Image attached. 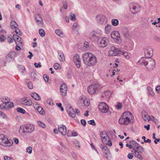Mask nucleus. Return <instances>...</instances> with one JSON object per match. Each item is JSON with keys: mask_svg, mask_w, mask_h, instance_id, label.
Instances as JSON below:
<instances>
[{"mask_svg": "<svg viewBox=\"0 0 160 160\" xmlns=\"http://www.w3.org/2000/svg\"><path fill=\"white\" fill-rule=\"evenodd\" d=\"M101 35L97 32L93 31L91 33L90 38L92 41H94L97 40Z\"/></svg>", "mask_w": 160, "mask_h": 160, "instance_id": "obj_18", "label": "nucleus"}, {"mask_svg": "<svg viewBox=\"0 0 160 160\" xmlns=\"http://www.w3.org/2000/svg\"><path fill=\"white\" fill-rule=\"evenodd\" d=\"M134 118L132 113L129 111L124 112L118 120V122L120 124L128 125Z\"/></svg>", "mask_w": 160, "mask_h": 160, "instance_id": "obj_3", "label": "nucleus"}, {"mask_svg": "<svg viewBox=\"0 0 160 160\" xmlns=\"http://www.w3.org/2000/svg\"><path fill=\"white\" fill-rule=\"evenodd\" d=\"M82 59L84 63L89 66L95 65L97 62L96 56L90 53H86L84 54Z\"/></svg>", "mask_w": 160, "mask_h": 160, "instance_id": "obj_2", "label": "nucleus"}, {"mask_svg": "<svg viewBox=\"0 0 160 160\" xmlns=\"http://www.w3.org/2000/svg\"><path fill=\"white\" fill-rule=\"evenodd\" d=\"M3 143L5 144L6 146L10 147L12 145L13 141L11 139H8L4 134H0V144Z\"/></svg>", "mask_w": 160, "mask_h": 160, "instance_id": "obj_4", "label": "nucleus"}, {"mask_svg": "<svg viewBox=\"0 0 160 160\" xmlns=\"http://www.w3.org/2000/svg\"><path fill=\"white\" fill-rule=\"evenodd\" d=\"M58 129L59 131L63 135L67 133V129L66 126L64 125H60L58 126Z\"/></svg>", "mask_w": 160, "mask_h": 160, "instance_id": "obj_19", "label": "nucleus"}, {"mask_svg": "<svg viewBox=\"0 0 160 160\" xmlns=\"http://www.w3.org/2000/svg\"><path fill=\"white\" fill-rule=\"evenodd\" d=\"M122 107V105L121 103H118L116 106V107L118 109H120Z\"/></svg>", "mask_w": 160, "mask_h": 160, "instance_id": "obj_62", "label": "nucleus"}, {"mask_svg": "<svg viewBox=\"0 0 160 160\" xmlns=\"http://www.w3.org/2000/svg\"><path fill=\"white\" fill-rule=\"evenodd\" d=\"M15 29V32L17 34L20 36H21L22 35V32L18 28Z\"/></svg>", "mask_w": 160, "mask_h": 160, "instance_id": "obj_43", "label": "nucleus"}, {"mask_svg": "<svg viewBox=\"0 0 160 160\" xmlns=\"http://www.w3.org/2000/svg\"><path fill=\"white\" fill-rule=\"evenodd\" d=\"M39 32L40 36L42 37H43L45 35V32L42 28H41L39 30Z\"/></svg>", "mask_w": 160, "mask_h": 160, "instance_id": "obj_38", "label": "nucleus"}, {"mask_svg": "<svg viewBox=\"0 0 160 160\" xmlns=\"http://www.w3.org/2000/svg\"><path fill=\"white\" fill-rule=\"evenodd\" d=\"M25 132L30 133L32 132L34 129V126L32 124L25 125Z\"/></svg>", "mask_w": 160, "mask_h": 160, "instance_id": "obj_16", "label": "nucleus"}, {"mask_svg": "<svg viewBox=\"0 0 160 160\" xmlns=\"http://www.w3.org/2000/svg\"><path fill=\"white\" fill-rule=\"evenodd\" d=\"M73 61L78 68L81 66V62L79 56L78 54L75 55L73 57Z\"/></svg>", "mask_w": 160, "mask_h": 160, "instance_id": "obj_13", "label": "nucleus"}, {"mask_svg": "<svg viewBox=\"0 0 160 160\" xmlns=\"http://www.w3.org/2000/svg\"><path fill=\"white\" fill-rule=\"evenodd\" d=\"M112 26L110 24H108L105 28V32L106 33H108L112 31Z\"/></svg>", "mask_w": 160, "mask_h": 160, "instance_id": "obj_27", "label": "nucleus"}, {"mask_svg": "<svg viewBox=\"0 0 160 160\" xmlns=\"http://www.w3.org/2000/svg\"><path fill=\"white\" fill-rule=\"evenodd\" d=\"M34 65L35 66V67L36 68H38L39 67H42V65H41V63L40 62H39L38 64L37 63L35 62L34 64Z\"/></svg>", "mask_w": 160, "mask_h": 160, "instance_id": "obj_57", "label": "nucleus"}, {"mask_svg": "<svg viewBox=\"0 0 160 160\" xmlns=\"http://www.w3.org/2000/svg\"><path fill=\"white\" fill-rule=\"evenodd\" d=\"M16 42L18 43L17 44H19V43L22 44V41H21V38L19 36L16 39Z\"/></svg>", "mask_w": 160, "mask_h": 160, "instance_id": "obj_48", "label": "nucleus"}, {"mask_svg": "<svg viewBox=\"0 0 160 160\" xmlns=\"http://www.w3.org/2000/svg\"><path fill=\"white\" fill-rule=\"evenodd\" d=\"M8 104L7 107L9 108L14 107L13 103L12 102H10L9 103H8Z\"/></svg>", "mask_w": 160, "mask_h": 160, "instance_id": "obj_56", "label": "nucleus"}, {"mask_svg": "<svg viewBox=\"0 0 160 160\" xmlns=\"http://www.w3.org/2000/svg\"><path fill=\"white\" fill-rule=\"evenodd\" d=\"M6 39V37L3 35H2L0 36V41L2 42H3Z\"/></svg>", "mask_w": 160, "mask_h": 160, "instance_id": "obj_60", "label": "nucleus"}, {"mask_svg": "<svg viewBox=\"0 0 160 160\" xmlns=\"http://www.w3.org/2000/svg\"><path fill=\"white\" fill-rule=\"evenodd\" d=\"M102 149L103 150V152L109 151L108 147L105 146H103L102 147Z\"/></svg>", "mask_w": 160, "mask_h": 160, "instance_id": "obj_54", "label": "nucleus"}, {"mask_svg": "<svg viewBox=\"0 0 160 160\" xmlns=\"http://www.w3.org/2000/svg\"><path fill=\"white\" fill-rule=\"evenodd\" d=\"M100 136L102 141L103 143H105L109 138L107 134L105 131L100 132Z\"/></svg>", "mask_w": 160, "mask_h": 160, "instance_id": "obj_17", "label": "nucleus"}, {"mask_svg": "<svg viewBox=\"0 0 160 160\" xmlns=\"http://www.w3.org/2000/svg\"><path fill=\"white\" fill-rule=\"evenodd\" d=\"M119 53H122L124 56L127 59H128L130 58L129 56H128V53L127 52L121 50V51H120Z\"/></svg>", "mask_w": 160, "mask_h": 160, "instance_id": "obj_32", "label": "nucleus"}, {"mask_svg": "<svg viewBox=\"0 0 160 160\" xmlns=\"http://www.w3.org/2000/svg\"><path fill=\"white\" fill-rule=\"evenodd\" d=\"M18 66L20 72H22L23 74H24V73L26 71L25 67L23 66L20 65H18Z\"/></svg>", "mask_w": 160, "mask_h": 160, "instance_id": "obj_29", "label": "nucleus"}, {"mask_svg": "<svg viewBox=\"0 0 160 160\" xmlns=\"http://www.w3.org/2000/svg\"><path fill=\"white\" fill-rule=\"evenodd\" d=\"M26 150L29 153L31 154L32 152V148L30 147H28L26 149Z\"/></svg>", "mask_w": 160, "mask_h": 160, "instance_id": "obj_55", "label": "nucleus"}, {"mask_svg": "<svg viewBox=\"0 0 160 160\" xmlns=\"http://www.w3.org/2000/svg\"><path fill=\"white\" fill-rule=\"evenodd\" d=\"M67 90V86L66 84L63 83L61 85L60 91L61 93V95L62 96L64 97L66 95Z\"/></svg>", "mask_w": 160, "mask_h": 160, "instance_id": "obj_14", "label": "nucleus"}, {"mask_svg": "<svg viewBox=\"0 0 160 160\" xmlns=\"http://www.w3.org/2000/svg\"><path fill=\"white\" fill-rule=\"evenodd\" d=\"M43 78L45 81L46 82H47L48 81L49 77L48 76H47L46 75H44Z\"/></svg>", "mask_w": 160, "mask_h": 160, "instance_id": "obj_63", "label": "nucleus"}, {"mask_svg": "<svg viewBox=\"0 0 160 160\" xmlns=\"http://www.w3.org/2000/svg\"><path fill=\"white\" fill-rule=\"evenodd\" d=\"M129 8L131 12L133 14L137 13L140 11V6L138 5L134 6L131 4L130 5Z\"/></svg>", "mask_w": 160, "mask_h": 160, "instance_id": "obj_9", "label": "nucleus"}, {"mask_svg": "<svg viewBox=\"0 0 160 160\" xmlns=\"http://www.w3.org/2000/svg\"><path fill=\"white\" fill-rule=\"evenodd\" d=\"M99 46L102 48H105L108 45L109 42L108 39L106 37L99 38L97 41Z\"/></svg>", "mask_w": 160, "mask_h": 160, "instance_id": "obj_7", "label": "nucleus"}, {"mask_svg": "<svg viewBox=\"0 0 160 160\" xmlns=\"http://www.w3.org/2000/svg\"><path fill=\"white\" fill-rule=\"evenodd\" d=\"M0 117L5 118L6 117V116L4 113L0 111Z\"/></svg>", "mask_w": 160, "mask_h": 160, "instance_id": "obj_59", "label": "nucleus"}, {"mask_svg": "<svg viewBox=\"0 0 160 160\" xmlns=\"http://www.w3.org/2000/svg\"><path fill=\"white\" fill-rule=\"evenodd\" d=\"M140 64L144 65L146 68L150 71L153 70L155 67V60L152 58H145L142 57L138 62Z\"/></svg>", "mask_w": 160, "mask_h": 160, "instance_id": "obj_1", "label": "nucleus"}, {"mask_svg": "<svg viewBox=\"0 0 160 160\" xmlns=\"http://www.w3.org/2000/svg\"><path fill=\"white\" fill-rule=\"evenodd\" d=\"M100 88V85L98 83H96L94 85H91L89 86L88 88V91L89 94H92Z\"/></svg>", "mask_w": 160, "mask_h": 160, "instance_id": "obj_6", "label": "nucleus"}, {"mask_svg": "<svg viewBox=\"0 0 160 160\" xmlns=\"http://www.w3.org/2000/svg\"><path fill=\"white\" fill-rule=\"evenodd\" d=\"M147 90L148 91V95L152 96H154L155 95V93L153 92L152 90L151 87H148L147 88Z\"/></svg>", "mask_w": 160, "mask_h": 160, "instance_id": "obj_30", "label": "nucleus"}, {"mask_svg": "<svg viewBox=\"0 0 160 160\" xmlns=\"http://www.w3.org/2000/svg\"><path fill=\"white\" fill-rule=\"evenodd\" d=\"M111 37L115 39H116L117 42H119L120 41V35L118 32L117 31L112 32L111 34Z\"/></svg>", "mask_w": 160, "mask_h": 160, "instance_id": "obj_11", "label": "nucleus"}, {"mask_svg": "<svg viewBox=\"0 0 160 160\" xmlns=\"http://www.w3.org/2000/svg\"><path fill=\"white\" fill-rule=\"evenodd\" d=\"M120 51H121V50H118L114 46H112L110 47V50L108 52V55L111 56H115L118 55Z\"/></svg>", "mask_w": 160, "mask_h": 160, "instance_id": "obj_8", "label": "nucleus"}, {"mask_svg": "<svg viewBox=\"0 0 160 160\" xmlns=\"http://www.w3.org/2000/svg\"><path fill=\"white\" fill-rule=\"evenodd\" d=\"M110 94V92L109 91H105L102 93L101 96L102 98H103L105 96L106 98H108L109 97V95Z\"/></svg>", "mask_w": 160, "mask_h": 160, "instance_id": "obj_33", "label": "nucleus"}, {"mask_svg": "<svg viewBox=\"0 0 160 160\" xmlns=\"http://www.w3.org/2000/svg\"><path fill=\"white\" fill-rule=\"evenodd\" d=\"M132 152L133 154H134V156L135 157L139 159L142 160L143 159L142 156L140 154L139 152L137 151V150H132Z\"/></svg>", "mask_w": 160, "mask_h": 160, "instance_id": "obj_21", "label": "nucleus"}, {"mask_svg": "<svg viewBox=\"0 0 160 160\" xmlns=\"http://www.w3.org/2000/svg\"><path fill=\"white\" fill-rule=\"evenodd\" d=\"M7 106V104L5 103H2L0 105V108L2 109L4 108H6Z\"/></svg>", "mask_w": 160, "mask_h": 160, "instance_id": "obj_58", "label": "nucleus"}, {"mask_svg": "<svg viewBox=\"0 0 160 160\" xmlns=\"http://www.w3.org/2000/svg\"><path fill=\"white\" fill-rule=\"evenodd\" d=\"M4 160H13L12 158L7 156H5L4 157Z\"/></svg>", "mask_w": 160, "mask_h": 160, "instance_id": "obj_64", "label": "nucleus"}, {"mask_svg": "<svg viewBox=\"0 0 160 160\" xmlns=\"http://www.w3.org/2000/svg\"><path fill=\"white\" fill-rule=\"evenodd\" d=\"M22 104L26 106H30L32 104V102L31 100H24V101L22 102Z\"/></svg>", "mask_w": 160, "mask_h": 160, "instance_id": "obj_26", "label": "nucleus"}, {"mask_svg": "<svg viewBox=\"0 0 160 160\" xmlns=\"http://www.w3.org/2000/svg\"><path fill=\"white\" fill-rule=\"evenodd\" d=\"M69 115L72 118H74L76 116V112L72 107H70L67 111Z\"/></svg>", "mask_w": 160, "mask_h": 160, "instance_id": "obj_20", "label": "nucleus"}, {"mask_svg": "<svg viewBox=\"0 0 160 160\" xmlns=\"http://www.w3.org/2000/svg\"><path fill=\"white\" fill-rule=\"evenodd\" d=\"M136 150H138V151L140 153H142L144 151V149L139 144L137 146V148H136Z\"/></svg>", "mask_w": 160, "mask_h": 160, "instance_id": "obj_39", "label": "nucleus"}, {"mask_svg": "<svg viewBox=\"0 0 160 160\" xmlns=\"http://www.w3.org/2000/svg\"><path fill=\"white\" fill-rule=\"evenodd\" d=\"M143 118L144 120L145 121H149L150 120V116L148 115L147 114L144 115L143 117Z\"/></svg>", "mask_w": 160, "mask_h": 160, "instance_id": "obj_45", "label": "nucleus"}, {"mask_svg": "<svg viewBox=\"0 0 160 160\" xmlns=\"http://www.w3.org/2000/svg\"><path fill=\"white\" fill-rule=\"evenodd\" d=\"M103 156L104 158H105L107 159H108V154L109 153V151L103 152Z\"/></svg>", "mask_w": 160, "mask_h": 160, "instance_id": "obj_42", "label": "nucleus"}, {"mask_svg": "<svg viewBox=\"0 0 160 160\" xmlns=\"http://www.w3.org/2000/svg\"><path fill=\"white\" fill-rule=\"evenodd\" d=\"M145 55L146 58H151L152 56V50L150 48H148L144 49Z\"/></svg>", "mask_w": 160, "mask_h": 160, "instance_id": "obj_15", "label": "nucleus"}, {"mask_svg": "<svg viewBox=\"0 0 160 160\" xmlns=\"http://www.w3.org/2000/svg\"><path fill=\"white\" fill-rule=\"evenodd\" d=\"M31 96L35 100H39L40 99V97L37 93L34 92L31 94Z\"/></svg>", "mask_w": 160, "mask_h": 160, "instance_id": "obj_25", "label": "nucleus"}, {"mask_svg": "<svg viewBox=\"0 0 160 160\" xmlns=\"http://www.w3.org/2000/svg\"><path fill=\"white\" fill-rule=\"evenodd\" d=\"M15 57V53L14 52H10L6 56V60L8 62L12 61Z\"/></svg>", "mask_w": 160, "mask_h": 160, "instance_id": "obj_12", "label": "nucleus"}, {"mask_svg": "<svg viewBox=\"0 0 160 160\" xmlns=\"http://www.w3.org/2000/svg\"><path fill=\"white\" fill-rule=\"evenodd\" d=\"M79 26L78 23L76 22H75L73 23L72 26V29L74 31H76V32L78 31V27Z\"/></svg>", "mask_w": 160, "mask_h": 160, "instance_id": "obj_37", "label": "nucleus"}, {"mask_svg": "<svg viewBox=\"0 0 160 160\" xmlns=\"http://www.w3.org/2000/svg\"><path fill=\"white\" fill-rule=\"evenodd\" d=\"M70 19L71 20H75L76 18L75 15L72 13H71L70 15Z\"/></svg>", "mask_w": 160, "mask_h": 160, "instance_id": "obj_46", "label": "nucleus"}, {"mask_svg": "<svg viewBox=\"0 0 160 160\" xmlns=\"http://www.w3.org/2000/svg\"><path fill=\"white\" fill-rule=\"evenodd\" d=\"M60 66L58 63H56L54 65V67L55 69L57 70L60 68Z\"/></svg>", "mask_w": 160, "mask_h": 160, "instance_id": "obj_50", "label": "nucleus"}, {"mask_svg": "<svg viewBox=\"0 0 160 160\" xmlns=\"http://www.w3.org/2000/svg\"><path fill=\"white\" fill-rule=\"evenodd\" d=\"M83 103L85 106H88L90 104L89 100L87 99H84L83 100Z\"/></svg>", "mask_w": 160, "mask_h": 160, "instance_id": "obj_40", "label": "nucleus"}, {"mask_svg": "<svg viewBox=\"0 0 160 160\" xmlns=\"http://www.w3.org/2000/svg\"><path fill=\"white\" fill-rule=\"evenodd\" d=\"M11 27L12 28L16 29L18 28V25L16 22L14 21H12L11 22Z\"/></svg>", "mask_w": 160, "mask_h": 160, "instance_id": "obj_34", "label": "nucleus"}, {"mask_svg": "<svg viewBox=\"0 0 160 160\" xmlns=\"http://www.w3.org/2000/svg\"><path fill=\"white\" fill-rule=\"evenodd\" d=\"M58 53L59 57V60L60 61L64 62L65 60V59L64 54L61 51H58Z\"/></svg>", "mask_w": 160, "mask_h": 160, "instance_id": "obj_23", "label": "nucleus"}, {"mask_svg": "<svg viewBox=\"0 0 160 160\" xmlns=\"http://www.w3.org/2000/svg\"><path fill=\"white\" fill-rule=\"evenodd\" d=\"M36 110H37L40 114L43 115L45 114V112L41 106H38L36 108Z\"/></svg>", "mask_w": 160, "mask_h": 160, "instance_id": "obj_28", "label": "nucleus"}, {"mask_svg": "<svg viewBox=\"0 0 160 160\" xmlns=\"http://www.w3.org/2000/svg\"><path fill=\"white\" fill-rule=\"evenodd\" d=\"M88 122L89 124L93 126H95L96 124L94 120H89L88 121Z\"/></svg>", "mask_w": 160, "mask_h": 160, "instance_id": "obj_49", "label": "nucleus"}, {"mask_svg": "<svg viewBox=\"0 0 160 160\" xmlns=\"http://www.w3.org/2000/svg\"><path fill=\"white\" fill-rule=\"evenodd\" d=\"M19 36L18 34H14L13 35L12 38H13V40L15 42L16 44H18V43L16 42V39Z\"/></svg>", "mask_w": 160, "mask_h": 160, "instance_id": "obj_51", "label": "nucleus"}, {"mask_svg": "<svg viewBox=\"0 0 160 160\" xmlns=\"http://www.w3.org/2000/svg\"><path fill=\"white\" fill-rule=\"evenodd\" d=\"M7 39L8 42H12L13 41V38L11 35H8V37Z\"/></svg>", "mask_w": 160, "mask_h": 160, "instance_id": "obj_44", "label": "nucleus"}, {"mask_svg": "<svg viewBox=\"0 0 160 160\" xmlns=\"http://www.w3.org/2000/svg\"><path fill=\"white\" fill-rule=\"evenodd\" d=\"M119 23L118 20L116 19H112V24L113 26H117Z\"/></svg>", "mask_w": 160, "mask_h": 160, "instance_id": "obj_36", "label": "nucleus"}, {"mask_svg": "<svg viewBox=\"0 0 160 160\" xmlns=\"http://www.w3.org/2000/svg\"><path fill=\"white\" fill-rule=\"evenodd\" d=\"M74 144L75 145L76 148H80V145L78 141L75 140L74 142Z\"/></svg>", "mask_w": 160, "mask_h": 160, "instance_id": "obj_52", "label": "nucleus"}, {"mask_svg": "<svg viewBox=\"0 0 160 160\" xmlns=\"http://www.w3.org/2000/svg\"><path fill=\"white\" fill-rule=\"evenodd\" d=\"M97 22L101 24H104L106 23L107 19L106 17L103 15H99L97 17Z\"/></svg>", "mask_w": 160, "mask_h": 160, "instance_id": "obj_10", "label": "nucleus"}, {"mask_svg": "<svg viewBox=\"0 0 160 160\" xmlns=\"http://www.w3.org/2000/svg\"><path fill=\"white\" fill-rule=\"evenodd\" d=\"M35 19L36 22L38 23V24L39 25H42L43 23L42 18L39 14H38L37 17H35Z\"/></svg>", "mask_w": 160, "mask_h": 160, "instance_id": "obj_22", "label": "nucleus"}, {"mask_svg": "<svg viewBox=\"0 0 160 160\" xmlns=\"http://www.w3.org/2000/svg\"><path fill=\"white\" fill-rule=\"evenodd\" d=\"M36 74L34 72H32L31 73V76L33 79L36 78Z\"/></svg>", "mask_w": 160, "mask_h": 160, "instance_id": "obj_61", "label": "nucleus"}, {"mask_svg": "<svg viewBox=\"0 0 160 160\" xmlns=\"http://www.w3.org/2000/svg\"><path fill=\"white\" fill-rule=\"evenodd\" d=\"M25 125H22L20 126L19 130L20 133H23L25 132Z\"/></svg>", "mask_w": 160, "mask_h": 160, "instance_id": "obj_35", "label": "nucleus"}, {"mask_svg": "<svg viewBox=\"0 0 160 160\" xmlns=\"http://www.w3.org/2000/svg\"><path fill=\"white\" fill-rule=\"evenodd\" d=\"M28 87L30 89H32L33 88V86L32 83L31 82H29L28 83Z\"/></svg>", "mask_w": 160, "mask_h": 160, "instance_id": "obj_53", "label": "nucleus"}, {"mask_svg": "<svg viewBox=\"0 0 160 160\" xmlns=\"http://www.w3.org/2000/svg\"><path fill=\"white\" fill-rule=\"evenodd\" d=\"M17 111L19 112L22 114H24L25 113V111L23 109L21 108H17Z\"/></svg>", "mask_w": 160, "mask_h": 160, "instance_id": "obj_41", "label": "nucleus"}, {"mask_svg": "<svg viewBox=\"0 0 160 160\" xmlns=\"http://www.w3.org/2000/svg\"><path fill=\"white\" fill-rule=\"evenodd\" d=\"M38 123L39 125H40L43 128H44L46 127V126L45 124L40 121H38Z\"/></svg>", "mask_w": 160, "mask_h": 160, "instance_id": "obj_47", "label": "nucleus"}, {"mask_svg": "<svg viewBox=\"0 0 160 160\" xmlns=\"http://www.w3.org/2000/svg\"><path fill=\"white\" fill-rule=\"evenodd\" d=\"M56 34L60 37H64V35L62 32L59 29H57L55 30V31Z\"/></svg>", "mask_w": 160, "mask_h": 160, "instance_id": "obj_31", "label": "nucleus"}, {"mask_svg": "<svg viewBox=\"0 0 160 160\" xmlns=\"http://www.w3.org/2000/svg\"><path fill=\"white\" fill-rule=\"evenodd\" d=\"M129 143L132 146L133 151L136 150V148L138 144L134 140L130 141L129 142Z\"/></svg>", "mask_w": 160, "mask_h": 160, "instance_id": "obj_24", "label": "nucleus"}, {"mask_svg": "<svg viewBox=\"0 0 160 160\" xmlns=\"http://www.w3.org/2000/svg\"><path fill=\"white\" fill-rule=\"evenodd\" d=\"M98 107L99 110L102 113L107 112L109 115L111 113V112L108 111V105L104 102H100L98 105Z\"/></svg>", "mask_w": 160, "mask_h": 160, "instance_id": "obj_5", "label": "nucleus"}]
</instances>
